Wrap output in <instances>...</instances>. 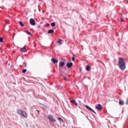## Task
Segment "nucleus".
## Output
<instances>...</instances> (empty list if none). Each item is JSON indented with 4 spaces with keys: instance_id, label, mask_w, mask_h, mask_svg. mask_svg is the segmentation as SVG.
I'll list each match as a JSON object with an SVG mask.
<instances>
[{
    "instance_id": "f257e3e1",
    "label": "nucleus",
    "mask_w": 128,
    "mask_h": 128,
    "mask_svg": "<svg viewBox=\"0 0 128 128\" xmlns=\"http://www.w3.org/2000/svg\"><path fill=\"white\" fill-rule=\"evenodd\" d=\"M118 66L120 70H126V62L124 60V58H118Z\"/></svg>"
},
{
    "instance_id": "f03ea898",
    "label": "nucleus",
    "mask_w": 128,
    "mask_h": 128,
    "mask_svg": "<svg viewBox=\"0 0 128 128\" xmlns=\"http://www.w3.org/2000/svg\"><path fill=\"white\" fill-rule=\"evenodd\" d=\"M17 114L22 116V118H28V114H26V112H24V110L20 109L17 110Z\"/></svg>"
},
{
    "instance_id": "7ed1b4c3",
    "label": "nucleus",
    "mask_w": 128,
    "mask_h": 128,
    "mask_svg": "<svg viewBox=\"0 0 128 128\" xmlns=\"http://www.w3.org/2000/svg\"><path fill=\"white\" fill-rule=\"evenodd\" d=\"M48 118L50 122H56V120L54 119V118L52 115H49Z\"/></svg>"
},
{
    "instance_id": "20e7f679",
    "label": "nucleus",
    "mask_w": 128,
    "mask_h": 128,
    "mask_svg": "<svg viewBox=\"0 0 128 128\" xmlns=\"http://www.w3.org/2000/svg\"><path fill=\"white\" fill-rule=\"evenodd\" d=\"M84 106L86 108H87V110H88L90 112H94V114H96V112H95V111H94V110H92V108L90 107V106H88V105L84 104Z\"/></svg>"
},
{
    "instance_id": "39448f33",
    "label": "nucleus",
    "mask_w": 128,
    "mask_h": 128,
    "mask_svg": "<svg viewBox=\"0 0 128 128\" xmlns=\"http://www.w3.org/2000/svg\"><path fill=\"white\" fill-rule=\"evenodd\" d=\"M95 108L97 110H102V106L100 104H98L95 106Z\"/></svg>"
},
{
    "instance_id": "423d86ee",
    "label": "nucleus",
    "mask_w": 128,
    "mask_h": 128,
    "mask_svg": "<svg viewBox=\"0 0 128 128\" xmlns=\"http://www.w3.org/2000/svg\"><path fill=\"white\" fill-rule=\"evenodd\" d=\"M30 24H31V26H34L36 24V20H34V19L31 18L30 20Z\"/></svg>"
},
{
    "instance_id": "0eeeda50",
    "label": "nucleus",
    "mask_w": 128,
    "mask_h": 128,
    "mask_svg": "<svg viewBox=\"0 0 128 128\" xmlns=\"http://www.w3.org/2000/svg\"><path fill=\"white\" fill-rule=\"evenodd\" d=\"M73 64H74L72 62H68L66 64V66H67L68 68H70L72 66Z\"/></svg>"
},
{
    "instance_id": "6e6552de",
    "label": "nucleus",
    "mask_w": 128,
    "mask_h": 128,
    "mask_svg": "<svg viewBox=\"0 0 128 128\" xmlns=\"http://www.w3.org/2000/svg\"><path fill=\"white\" fill-rule=\"evenodd\" d=\"M51 61L54 63V64H58V59H56V58H54L51 59Z\"/></svg>"
},
{
    "instance_id": "1a4fd4ad",
    "label": "nucleus",
    "mask_w": 128,
    "mask_h": 128,
    "mask_svg": "<svg viewBox=\"0 0 128 128\" xmlns=\"http://www.w3.org/2000/svg\"><path fill=\"white\" fill-rule=\"evenodd\" d=\"M70 102L71 104H75V106H78V103L76 102V100L73 99V100H70Z\"/></svg>"
},
{
    "instance_id": "9d476101",
    "label": "nucleus",
    "mask_w": 128,
    "mask_h": 128,
    "mask_svg": "<svg viewBox=\"0 0 128 128\" xmlns=\"http://www.w3.org/2000/svg\"><path fill=\"white\" fill-rule=\"evenodd\" d=\"M64 64H66V63L64 61L59 62V66H61V68H64Z\"/></svg>"
},
{
    "instance_id": "9b49d317",
    "label": "nucleus",
    "mask_w": 128,
    "mask_h": 128,
    "mask_svg": "<svg viewBox=\"0 0 128 128\" xmlns=\"http://www.w3.org/2000/svg\"><path fill=\"white\" fill-rule=\"evenodd\" d=\"M86 70L87 72H90L92 70V67L90 65H87L86 67Z\"/></svg>"
},
{
    "instance_id": "f8f14e48",
    "label": "nucleus",
    "mask_w": 128,
    "mask_h": 128,
    "mask_svg": "<svg viewBox=\"0 0 128 128\" xmlns=\"http://www.w3.org/2000/svg\"><path fill=\"white\" fill-rule=\"evenodd\" d=\"M119 104H120V106H124V100H120Z\"/></svg>"
},
{
    "instance_id": "ddd939ff",
    "label": "nucleus",
    "mask_w": 128,
    "mask_h": 128,
    "mask_svg": "<svg viewBox=\"0 0 128 128\" xmlns=\"http://www.w3.org/2000/svg\"><path fill=\"white\" fill-rule=\"evenodd\" d=\"M54 30L53 29H50L48 32V34H54Z\"/></svg>"
},
{
    "instance_id": "4468645a",
    "label": "nucleus",
    "mask_w": 128,
    "mask_h": 128,
    "mask_svg": "<svg viewBox=\"0 0 128 128\" xmlns=\"http://www.w3.org/2000/svg\"><path fill=\"white\" fill-rule=\"evenodd\" d=\"M58 120H59V122H64V120H62V118H60V117H58Z\"/></svg>"
},
{
    "instance_id": "2eb2a0df",
    "label": "nucleus",
    "mask_w": 128,
    "mask_h": 128,
    "mask_svg": "<svg viewBox=\"0 0 128 128\" xmlns=\"http://www.w3.org/2000/svg\"><path fill=\"white\" fill-rule=\"evenodd\" d=\"M19 24L20 26H22V28H23V26H24V23H22V21H19Z\"/></svg>"
},
{
    "instance_id": "dca6fc26",
    "label": "nucleus",
    "mask_w": 128,
    "mask_h": 128,
    "mask_svg": "<svg viewBox=\"0 0 128 128\" xmlns=\"http://www.w3.org/2000/svg\"><path fill=\"white\" fill-rule=\"evenodd\" d=\"M72 60L74 61L76 60V55H74V54H72Z\"/></svg>"
},
{
    "instance_id": "f3484780",
    "label": "nucleus",
    "mask_w": 128,
    "mask_h": 128,
    "mask_svg": "<svg viewBox=\"0 0 128 128\" xmlns=\"http://www.w3.org/2000/svg\"><path fill=\"white\" fill-rule=\"evenodd\" d=\"M51 26H52V28L56 26V22H52L51 23Z\"/></svg>"
},
{
    "instance_id": "a211bd4d",
    "label": "nucleus",
    "mask_w": 128,
    "mask_h": 128,
    "mask_svg": "<svg viewBox=\"0 0 128 128\" xmlns=\"http://www.w3.org/2000/svg\"><path fill=\"white\" fill-rule=\"evenodd\" d=\"M57 44H62V40L59 39L58 41L56 42Z\"/></svg>"
},
{
    "instance_id": "6ab92c4d",
    "label": "nucleus",
    "mask_w": 128,
    "mask_h": 128,
    "mask_svg": "<svg viewBox=\"0 0 128 128\" xmlns=\"http://www.w3.org/2000/svg\"><path fill=\"white\" fill-rule=\"evenodd\" d=\"M26 33L27 34H29L30 36H32V34L30 32H28V30H27L26 32Z\"/></svg>"
},
{
    "instance_id": "aec40b11",
    "label": "nucleus",
    "mask_w": 128,
    "mask_h": 128,
    "mask_svg": "<svg viewBox=\"0 0 128 128\" xmlns=\"http://www.w3.org/2000/svg\"><path fill=\"white\" fill-rule=\"evenodd\" d=\"M26 69H24L22 70V74H26Z\"/></svg>"
},
{
    "instance_id": "412c9836",
    "label": "nucleus",
    "mask_w": 128,
    "mask_h": 128,
    "mask_svg": "<svg viewBox=\"0 0 128 128\" xmlns=\"http://www.w3.org/2000/svg\"><path fill=\"white\" fill-rule=\"evenodd\" d=\"M4 42V38L0 37V42Z\"/></svg>"
},
{
    "instance_id": "4be33fe9",
    "label": "nucleus",
    "mask_w": 128,
    "mask_h": 128,
    "mask_svg": "<svg viewBox=\"0 0 128 128\" xmlns=\"http://www.w3.org/2000/svg\"><path fill=\"white\" fill-rule=\"evenodd\" d=\"M20 50H21L22 52H28V51H25V50H23L22 48H21Z\"/></svg>"
},
{
    "instance_id": "5701e85b",
    "label": "nucleus",
    "mask_w": 128,
    "mask_h": 128,
    "mask_svg": "<svg viewBox=\"0 0 128 128\" xmlns=\"http://www.w3.org/2000/svg\"><path fill=\"white\" fill-rule=\"evenodd\" d=\"M22 48V50H24L25 52H28V50H26V46H24Z\"/></svg>"
},
{
    "instance_id": "b1692460",
    "label": "nucleus",
    "mask_w": 128,
    "mask_h": 128,
    "mask_svg": "<svg viewBox=\"0 0 128 128\" xmlns=\"http://www.w3.org/2000/svg\"><path fill=\"white\" fill-rule=\"evenodd\" d=\"M50 26V24L47 23L46 25L44 26V27L46 28V26Z\"/></svg>"
},
{
    "instance_id": "393cba45",
    "label": "nucleus",
    "mask_w": 128,
    "mask_h": 128,
    "mask_svg": "<svg viewBox=\"0 0 128 128\" xmlns=\"http://www.w3.org/2000/svg\"><path fill=\"white\" fill-rule=\"evenodd\" d=\"M6 24H10V21L6 20Z\"/></svg>"
},
{
    "instance_id": "a878e982",
    "label": "nucleus",
    "mask_w": 128,
    "mask_h": 128,
    "mask_svg": "<svg viewBox=\"0 0 128 128\" xmlns=\"http://www.w3.org/2000/svg\"><path fill=\"white\" fill-rule=\"evenodd\" d=\"M24 66H26V62H24Z\"/></svg>"
},
{
    "instance_id": "bb28decb",
    "label": "nucleus",
    "mask_w": 128,
    "mask_h": 128,
    "mask_svg": "<svg viewBox=\"0 0 128 128\" xmlns=\"http://www.w3.org/2000/svg\"><path fill=\"white\" fill-rule=\"evenodd\" d=\"M82 68L80 67V72H82Z\"/></svg>"
},
{
    "instance_id": "cd10ccee",
    "label": "nucleus",
    "mask_w": 128,
    "mask_h": 128,
    "mask_svg": "<svg viewBox=\"0 0 128 128\" xmlns=\"http://www.w3.org/2000/svg\"><path fill=\"white\" fill-rule=\"evenodd\" d=\"M64 80H68L66 79V77H64Z\"/></svg>"
},
{
    "instance_id": "c85d7f7f",
    "label": "nucleus",
    "mask_w": 128,
    "mask_h": 128,
    "mask_svg": "<svg viewBox=\"0 0 128 128\" xmlns=\"http://www.w3.org/2000/svg\"><path fill=\"white\" fill-rule=\"evenodd\" d=\"M16 36V34L14 33V35H13V38H14V36Z\"/></svg>"
},
{
    "instance_id": "c756f323",
    "label": "nucleus",
    "mask_w": 128,
    "mask_h": 128,
    "mask_svg": "<svg viewBox=\"0 0 128 128\" xmlns=\"http://www.w3.org/2000/svg\"><path fill=\"white\" fill-rule=\"evenodd\" d=\"M124 2H126L127 4H128V0H124Z\"/></svg>"
},
{
    "instance_id": "7c9ffc66",
    "label": "nucleus",
    "mask_w": 128,
    "mask_h": 128,
    "mask_svg": "<svg viewBox=\"0 0 128 128\" xmlns=\"http://www.w3.org/2000/svg\"><path fill=\"white\" fill-rule=\"evenodd\" d=\"M36 112H38V114H40V111H38V110H36Z\"/></svg>"
},
{
    "instance_id": "2f4dec72",
    "label": "nucleus",
    "mask_w": 128,
    "mask_h": 128,
    "mask_svg": "<svg viewBox=\"0 0 128 128\" xmlns=\"http://www.w3.org/2000/svg\"><path fill=\"white\" fill-rule=\"evenodd\" d=\"M10 66V64H8V66Z\"/></svg>"
},
{
    "instance_id": "473e14b6",
    "label": "nucleus",
    "mask_w": 128,
    "mask_h": 128,
    "mask_svg": "<svg viewBox=\"0 0 128 128\" xmlns=\"http://www.w3.org/2000/svg\"><path fill=\"white\" fill-rule=\"evenodd\" d=\"M59 72H62V70H59Z\"/></svg>"
},
{
    "instance_id": "72a5a7b5",
    "label": "nucleus",
    "mask_w": 128,
    "mask_h": 128,
    "mask_svg": "<svg viewBox=\"0 0 128 128\" xmlns=\"http://www.w3.org/2000/svg\"><path fill=\"white\" fill-rule=\"evenodd\" d=\"M126 122H128V120H126Z\"/></svg>"
},
{
    "instance_id": "f704fd0d",
    "label": "nucleus",
    "mask_w": 128,
    "mask_h": 128,
    "mask_svg": "<svg viewBox=\"0 0 128 128\" xmlns=\"http://www.w3.org/2000/svg\"><path fill=\"white\" fill-rule=\"evenodd\" d=\"M86 118H88V116H86Z\"/></svg>"
},
{
    "instance_id": "c9c22d12",
    "label": "nucleus",
    "mask_w": 128,
    "mask_h": 128,
    "mask_svg": "<svg viewBox=\"0 0 128 128\" xmlns=\"http://www.w3.org/2000/svg\"><path fill=\"white\" fill-rule=\"evenodd\" d=\"M45 108H46V106Z\"/></svg>"
}]
</instances>
